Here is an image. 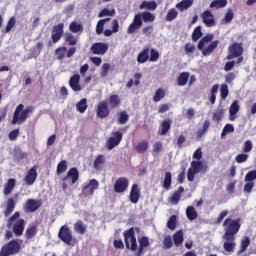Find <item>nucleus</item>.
I'll use <instances>...</instances> for the list:
<instances>
[{
    "mask_svg": "<svg viewBox=\"0 0 256 256\" xmlns=\"http://www.w3.org/2000/svg\"><path fill=\"white\" fill-rule=\"evenodd\" d=\"M107 103L110 105L111 109H117V107L121 106V97L117 94H112L109 96Z\"/></svg>",
    "mask_w": 256,
    "mask_h": 256,
    "instance_id": "nucleus-24",
    "label": "nucleus"
},
{
    "mask_svg": "<svg viewBox=\"0 0 256 256\" xmlns=\"http://www.w3.org/2000/svg\"><path fill=\"white\" fill-rule=\"evenodd\" d=\"M105 156L103 154L98 155L94 162H93V167L96 171H103V166L106 163Z\"/></svg>",
    "mask_w": 256,
    "mask_h": 256,
    "instance_id": "nucleus-23",
    "label": "nucleus"
},
{
    "mask_svg": "<svg viewBox=\"0 0 256 256\" xmlns=\"http://www.w3.org/2000/svg\"><path fill=\"white\" fill-rule=\"evenodd\" d=\"M21 253V240L12 239L0 249V256H15Z\"/></svg>",
    "mask_w": 256,
    "mask_h": 256,
    "instance_id": "nucleus-5",
    "label": "nucleus"
},
{
    "mask_svg": "<svg viewBox=\"0 0 256 256\" xmlns=\"http://www.w3.org/2000/svg\"><path fill=\"white\" fill-rule=\"evenodd\" d=\"M64 41L68 43L70 47H74V45H77L78 40L71 33H66Z\"/></svg>",
    "mask_w": 256,
    "mask_h": 256,
    "instance_id": "nucleus-50",
    "label": "nucleus"
},
{
    "mask_svg": "<svg viewBox=\"0 0 256 256\" xmlns=\"http://www.w3.org/2000/svg\"><path fill=\"white\" fill-rule=\"evenodd\" d=\"M163 243L165 249H171V247H173V240L171 239V236L165 237Z\"/></svg>",
    "mask_w": 256,
    "mask_h": 256,
    "instance_id": "nucleus-64",
    "label": "nucleus"
},
{
    "mask_svg": "<svg viewBox=\"0 0 256 256\" xmlns=\"http://www.w3.org/2000/svg\"><path fill=\"white\" fill-rule=\"evenodd\" d=\"M218 46H219V40L212 41L208 45V47H206L202 50V55L204 57H207V55H211V53H213L214 49H217Z\"/></svg>",
    "mask_w": 256,
    "mask_h": 256,
    "instance_id": "nucleus-31",
    "label": "nucleus"
},
{
    "mask_svg": "<svg viewBox=\"0 0 256 256\" xmlns=\"http://www.w3.org/2000/svg\"><path fill=\"white\" fill-rule=\"evenodd\" d=\"M173 239H174V245H176V247H179V245L183 243V230H178L173 235Z\"/></svg>",
    "mask_w": 256,
    "mask_h": 256,
    "instance_id": "nucleus-48",
    "label": "nucleus"
},
{
    "mask_svg": "<svg viewBox=\"0 0 256 256\" xmlns=\"http://www.w3.org/2000/svg\"><path fill=\"white\" fill-rule=\"evenodd\" d=\"M67 171V160H62L57 165L56 173L57 175H61V173H65Z\"/></svg>",
    "mask_w": 256,
    "mask_h": 256,
    "instance_id": "nucleus-53",
    "label": "nucleus"
},
{
    "mask_svg": "<svg viewBox=\"0 0 256 256\" xmlns=\"http://www.w3.org/2000/svg\"><path fill=\"white\" fill-rule=\"evenodd\" d=\"M182 193H185V188H183V186H180V187L178 188V190H176V191L172 194V196H171V198H170V201H171L172 203H174V205H177V204L179 203V201H181V195H182Z\"/></svg>",
    "mask_w": 256,
    "mask_h": 256,
    "instance_id": "nucleus-29",
    "label": "nucleus"
},
{
    "mask_svg": "<svg viewBox=\"0 0 256 256\" xmlns=\"http://www.w3.org/2000/svg\"><path fill=\"white\" fill-rule=\"evenodd\" d=\"M115 15V10H109L104 8L99 14L98 17H113Z\"/></svg>",
    "mask_w": 256,
    "mask_h": 256,
    "instance_id": "nucleus-58",
    "label": "nucleus"
},
{
    "mask_svg": "<svg viewBox=\"0 0 256 256\" xmlns=\"http://www.w3.org/2000/svg\"><path fill=\"white\" fill-rule=\"evenodd\" d=\"M167 227L168 229H170L171 231H175V228L177 227V216L176 215H172L168 222H167Z\"/></svg>",
    "mask_w": 256,
    "mask_h": 256,
    "instance_id": "nucleus-54",
    "label": "nucleus"
},
{
    "mask_svg": "<svg viewBox=\"0 0 256 256\" xmlns=\"http://www.w3.org/2000/svg\"><path fill=\"white\" fill-rule=\"evenodd\" d=\"M238 113H239V102L235 100L234 102H232L229 108L230 121H235V119L237 118L236 115Z\"/></svg>",
    "mask_w": 256,
    "mask_h": 256,
    "instance_id": "nucleus-25",
    "label": "nucleus"
},
{
    "mask_svg": "<svg viewBox=\"0 0 256 256\" xmlns=\"http://www.w3.org/2000/svg\"><path fill=\"white\" fill-rule=\"evenodd\" d=\"M65 25L63 23H59L52 28V33H51V39L52 43H59L61 41V37H63Z\"/></svg>",
    "mask_w": 256,
    "mask_h": 256,
    "instance_id": "nucleus-11",
    "label": "nucleus"
},
{
    "mask_svg": "<svg viewBox=\"0 0 256 256\" xmlns=\"http://www.w3.org/2000/svg\"><path fill=\"white\" fill-rule=\"evenodd\" d=\"M139 9H141V10L147 9L148 11H155V9H157V2H155V1H143L140 4Z\"/></svg>",
    "mask_w": 256,
    "mask_h": 256,
    "instance_id": "nucleus-33",
    "label": "nucleus"
},
{
    "mask_svg": "<svg viewBox=\"0 0 256 256\" xmlns=\"http://www.w3.org/2000/svg\"><path fill=\"white\" fill-rule=\"evenodd\" d=\"M202 21L206 25V27H215V17L213 16V13L209 10H205L202 15Z\"/></svg>",
    "mask_w": 256,
    "mask_h": 256,
    "instance_id": "nucleus-19",
    "label": "nucleus"
},
{
    "mask_svg": "<svg viewBox=\"0 0 256 256\" xmlns=\"http://www.w3.org/2000/svg\"><path fill=\"white\" fill-rule=\"evenodd\" d=\"M15 185H17V180L15 178L8 179V181L4 185V195H11V193H13V190L15 189Z\"/></svg>",
    "mask_w": 256,
    "mask_h": 256,
    "instance_id": "nucleus-22",
    "label": "nucleus"
},
{
    "mask_svg": "<svg viewBox=\"0 0 256 256\" xmlns=\"http://www.w3.org/2000/svg\"><path fill=\"white\" fill-rule=\"evenodd\" d=\"M255 179H256V170H251L245 175L244 181L253 183Z\"/></svg>",
    "mask_w": 256,
    "mask_h": 256,
    "instance_id": "nucleus-57",
    "label": "nucleus"
},
{
    "mask_svg": "<svg viewBox=\"0 0 256 256\" xmlns=\"http://www.w3.org/2000/svg\"><path fill=\"white\" fill-rule=\"evenodd\" d=\"M129 121V114L127 111H121L118 113L117 123L118 125H125Z\"/></svg>",
    "mask_w": 256,
    "mask_h": 256,
    "instance_id": "nucleus-44",
    "label": "nucleus"
},
{
    "mask_svg": "<svg viewBox=\"0 0 256 256\" xmlns=\"http://www.w3.org/2000/svg\"><path fill=\"white\" fill-rule=\"evenodd\" d=\"M173 123V120L170 118H167L162 121L160 129L158 131L159 135H167L169 131H171V125Z\"/></svg>",
    "mask_w": 256,
    "mask_h": 256,
    "instance_id": "nucleus-21",
    "label": "nucleus"
},
{
    "mask_svg": "<svg viewBox=\"0 0 256 256\" xmlns=\"http://www.w3.org/2000/svg\"><path fill=\"white\" fill-rule=\"evenodd\" d=\"M165 89L163 88H158L153 96V101L154 103H159L162 99H165Z\"/></svg>",
    "mask_w": 256,
    "mask_h": 256,
    "instance_id": "nucleus-45",
    "label": "nucleus"
},
{
    "mask_svg": "<svg viewBox=\"0 0 256 256\" xmlns=\"http://www.w3.org/2000/svg\"><path fill=\"white\" fill-rule=\"evenodd\" d=\"M129 188V179L127 177H120L114 183L115 193H125Z\"/></svg>",
    "mask_w": 256,
    "mask_h": 256,
    "instance_id": "nucleus-13",
    "label": "nucleus"
},
{
    "mask_svg": "<svg viewBox=\"0 0 256 256\" xmlns=\"http://www.w3.org/2000/svg\"><path fill=\"white\" fill-rule=\"evenodd\" d=\"M224 235H222V239L224 241L223 249L227 253H234L235 247H237V242L235 235L239 233V229H241V218L231 219L226 218L223 222Z\"/></svg>",
    "mask_w": 256,
    "mask_h": 256,
    "instance_id": "nucleus-1",
    "label": "nucleus"
},
{
    "mask_svg": "<svg viewBox=\"0 0 256 256\" xmlns=\"http://www.w3.org/2000/svg\"><path fill=\"white\" fill-rule=\"evenodd\" d=\"M35 235H37V226H35V225L29 226L26 229L25 238L26 239H33L35 237Z\"/></svg>",
    "mask_w": 256,
    "mask_h": 256,
    "instance_id": "nucleus-46",
    "label": "nucleus"
},
{
    "mask_svg": "<svg viewBox=\"0 0 256 256\" xmlns=\"http://www.w3.org/2000/svg\"><path fill=\"white\" fill-rule=\"evenodd\" d=\"M190 169L194 171V173H199L203 169V162L201 161H192Z\"/></svg>",
    "mask_w": 256,
    "mask_h": 256,
    "instance_id": "nucleus-51",
    "label": "nucleus"
},
{
    "mask_svg": "<svg viewBox=\"0 0 256 256\" xmlns=\"http://www.w3.org/2000/svg\"><path fill=\"white\" fill-rule=\"evenodd\" d=\"M37 175V165H35L30 170H28L26 176L24 177V182L26 185H33L35 181H37Z\"/></svg>",
    "mask_w": 256,
    "mask_h": 256,
    "instance_id": "nucleus-16",
    "label": "nucleus"
},
{
    "mask_svg": "<svg viewBox=\"0 0 256 256\" xmlns=\"http://www.w3.org/2000/svg\"><path fill=\"white\" fill-rule=\"evenodd\" d=\"M193 6V0H182L176 4V9L179 11H186L189 7Z\"/></svg>",
    "mask_w": 256,
    "mask_h": 256,
    "instance_id": "nucleus-35",
    "label": "nucleus"
},
{
    "mask_svg": "<svg viewBox=\"0 0 256 256\" xmlns=\"http://www.w3.org/2000/svg\"><path fill=\"white\" fill-rule=\"evenodd\" d=\"M249 159V154H238L235 157L236 163H245Z\"/></svg>",
    "mask_w": 256,
    "mask_h": 256,
    "instance_id": "nucleus-62",
    "label": "nucleus"
},
{
    "mask_svg": "<svg viewBox=\"0 0 256 256\" xmlns=\"http://www.w3.org/2000/svg\"><path fill=\"white\" fill-rule=\"evenodd\" d=\"M158 60H159V51H157L155 49H151L149 61H151L152 63H155Z\"/></svg>",
    "mask_w": 256,
    "mask_h": 256,
    "instance_id": "nucleus-60",
    "label": "nucleus"
},
{
    "mask_svg": "<svg viewBox=\"0 0 256 256\" xmlns=\"http://www.w3.org/2000/svg\"><path fill=\"white\" fill-rule=\"evenodd\" d=\"M74 230L76 231V233H79V235H85V231H87V226H85L82 220H78L74 224Z\"/></svg>",
    "mask_w": 256,
    "mask_h": 256,
    "instance_id": "nucleus-38",
    "label": "nucleus"
},
{
    "mask_svg": "<svg viewBox=\"0 0 256 256\" xmlns=\"http://www.w3.org/2000/svg\"><path fill=\"white\" fill-rule=\"evenodd\" d=\"M134 149L135 151H137V153L140 154L147 153V151L149 150V141L142 140L138 142L137 145L134 146Z\"/></svg>",
    "mask_w": 256,
    "mask_h": 256,
    "instance_id": "nucleus-26",
    "label": "nucleus"
},
{
    "mask_svg": "<svg viewBox=\"0 0 256 256\" xmlns=\"http://www.w3.org/2000/svg\"><path fill=\"white\" fill-rule=\"evenodd\" d=\"M203 37V32L201 31V26H197L192 33V41L197 42L200 38Z\"/></svg>",
    "mask_w": 256,
    "mask_h": 256,
    "instance_id": "nucleus-52",
    "label": "nucleus"
},
{
    "mask_svg": "<svg viewBox=\"0 0 256 256\" xmlns=\"http://www.w3.org/2000/svg\"><path fill=\"white\" fill-rule=\"evenodd\" d=\"M173 183V176L171 172H166L164 175V180L162 187L166 189V191H169L171 189V184Z\"/></svg>",
    "mask_w": 256,
    "mask_h": 256,
    "instance_id": "nucleus-32",
    "label": "nucleus"
},
{
    "mask_svg": "<svg viewBox=\"0 0 256 256\" xmlns=\"http://www.w3.org/2000/svg\"><path fill=\"white\" fill-rule=\"evenodd\" d=\"M223 117H225V109H223L222 107H218L214 111L212 119L215 123H219V121H221Z\"/></svg>",
    "mask_w": 256,
    "mask_h": 256,
    "instance_id": "nucleus-34",
    "label": "nucleus"
},
{
    "mask_svg": "<svg viewBox=\"0 0 256 256\" xmlns=\"http://www.w3.org/2000/svg\"><path fill=\"white\" fill-rule=\"evenodd\" d=\"M41 205H43L41 200L28 199L25 203L24 209L27 211V213H35V211H37Z\"/></svg>",
    "mask_w": 256,
    "mask_h": 256,
    "instance_id": "nucleus-17",
    "label": "nucleus"
},
{
    "mask_svg": "<svg viewBox=\"0 0 256 256\" xmlns=\"http://www.w3.org/2000/svg\"><path fill=\"white\" fill-rule=\"evenodd\" d=\"M243 51V44L234 42L228 47V55L226 56V59L231 61V59L241 57V55H243Z\"/></svg>",
    "mask_w": 256,
    "mask_h": 256,
    "instance_id": "nucleus-7",
    "label": "nucleus"
},
{
    "mask_svg": "<svg viewBox=\"0 0 256 256\" xmlns=\"http://www.w3.org/2000/svg\"><path fill=\"white\" fill-rule=\"evenodd\" d=\"M58 239H60L62 243H65V245H68V247L73 245V242L75 241V238H73V232H71V229H69V226L67 225L60 227Z\"/></svg>",
    "mask_w": 256,
    "mask_h": 256,
    "instance_id": "nucleus-6",
    "label": "nucleus"
},
{
    "mask_svg": "<svg viewBox=\"0 0 256 256\" xmlns=\"http://www.w3.org/2000/svg\"><path fill=\"white\" fill-rule=\"evenodd\" d=\"M97 189H99V181H97L96 179H91L88 184H86L82 188V195L84 197H91L95 194V191H97Z\"/></svg>",
    "mask_w": 256,
    "mask_h": 256,
    "instance_id": "nucleus-10",
    "label": "nucleus"
},
{
    "mask_svg": "<svg viewBox=\"0 0 256 256\" xmlns=\"http://www.w3.org/2000/svg\"><path fill=\"white\" fill-rule=\"evenodd\" d=\"M129 199L134 205H137V203H139V199H141V190H139V185H132Z\"/></svg>",
    "mask_w": 256,
    "mask_h": 256,
    "instance_id": "nucleus-18",
    "label": "nucleus"
},
{
    "mask_svg": "<svg viewBox=\"0 0 256 256\" xmlns=\"http://www.w3.org/2000/svg\"><path fill=\"white\" fill-rule=\"evenodd\" d=\"M20 217L21 213L16 211L7 221V227L8 229L12 227L15 237H21L25 231V219Z\"/></svg>",
    "mask_w": 256,
    "mask_h": 256,
    "instance_id": "nucleus-3",
    "label": "nucleus"
},
{
    "mask_svg": "<svg viewBox=\"0 0 256 256\" xmlns=\"http://www.w3.org/2000/svg\"><path fill=\"white\" fill-rule=\"evenodd\" d=\"M13 27H15V17L9 19L5 28V33H9L13 29Z\"/></svg>",
    "mask_w": 256,
    "mask_h": 256,
    "instance_id": "nucleus-63",
    "label": "nucleus"
},
{
    "mask_svg": "<svg viewBox=\"0 0 256 256\" xmlns=\"http://www.w3.org/2000/svg\"><path fill=\"white\" fill-rule=\"evenodd\" d=\"M233 17H234L233 9H228L224 16L223 22L226 24L231 23V21H233Z\"/></svg>",
    "mask_w": 256,
    "mask_h": 256,
    "instance_id": "nucleus-59",
    "label": "nucleus"
},
{
    "mask_svg": "<svg viewBox=\"0 0 256 256\" xmlns=\"http://www.w3.org/2000/svg\"><path fill=\"white\" fill-rule=\"evenodd\" d=\"M62 181H69L71 185H75L79 181V170L77 167L70 168Z\"/></svg>",
    "mask_w": 256,
    "mask_h": 256,
    "instance_id": "nucleus-14",
    "label": "nucleus"
},
{
    "mask_svg": "<svg viewBox=\"0 0 256 256\" xmlns=\"http://www.w3.org/2000/svg\"><path fill=\"white\" fill-rule=\"evenodd\" d=\"M141 27H143V19L141 18V14H136L132 23L127 28L128 35H133V33L139 31Z\"/></svg>",
    "mask_w": 256,
    "mask_h": 256,
    "instance_id": "nucleus-12",
    "label": "nucleus"
},
{
    "mask_svg": "<svg viewBox=\"0 0 256 256\" xmlns=\"http://www.w3.org/2000/svg\"><path fill=\"white\" fill-rule=\"evenodd\" d=\"M89 106L87 105V99L83 98L76 104V109L79 113H85L87 111V108Z\"/></svg>",
    "mask_w": 256,
    "mask_h": 256,
    "instance_id": "nucleus-47",
    "label": "nucleus"
},
{
    "mask_svg": "<svg viewBox=\"0 0 256 256\" xmlns=\"http://www.w3.org/2000/svg\"><path fill=\"white\" fill-rule=\"evenodd\" d=\"M190 75L191 74L189 72H182V73H180L178 78H177V85H178V87H185V85H187V83H189Z\"/></svg>",
    "mask_w": 256,
    "mask_h": 256,
    "instance_id": "nucleus-28",
    "label": "nucleus"
},
{
    "mask_svg": "<svg viewBox=\"0 0 256 256\" xmlns=\"http://www.w3.org/2000/svg\"><path fill=\"white\" fill-rule=\"evenodd\" d=\"M249 245H251V240L249 239V237L242 238L240 250L238 251L237 255H241V253H245Z\"/></svg>",
    "mask_w": 256,
    "mask_h": 256,
    "instance_id": "nucleus-42",
    "label": "nucleus"
},
{
    "mask_svg": "<svg viewBox=\"0 0 256 256\" xmlns=\"http://www.w3.org/2000/svg\"><path fill=\"white\" fill-rule=\"evenodd\" d=\"M186 216L187 219H189V221H195V219H197L198 217L197 210H195V207L188 206L186 208Z\"/></svg>",
    "mask_w": 256,
    "mask_h": 256,
    "instance_id": "nucleus-37",
    "label": "nucleus"
},
{
    "mask_svg": "<svg viewBox=\"0 0 256 256\" xmlns=\"http://www.w3.org/2000/svg\"><path fill=\"white\" fill-rule=\"evenodd\" d=\"M227 7V0H213L210 3V9H223Z\"/></svg>",
    "mask_w": 256,
    "mask_h": 256,
    "instance_id": "nucleus-41",
    "label": "nucleus"
},
{
    "mask_svg": "<svg viewBox=\"0 0 256 256\" xmlns=\"http://www.w3.org/2000/svg\"><path fill=\"white\" fill-rule=\"evenodd\" d=\"M178 16H179V12L177 11V9L171 8L166 15V21L168 22L175 21V19H177Z\"/></svg>",
    "mask_w": 256,
    "mask_h": 256,
    "instance_id": "nucleus-49",
    "label": "nucleus"
},
{
    "mask_svg": "<svg viewBox=\"0 0 256 256\" xmlns=\"http://www.w3.org/2000/svg\"><path fill=\"white\" fill-rule=\"evenodd\" d=\"M15 199L9 198L6 202V209L4 210V216L9 217L13 211H15V206H16Z\"/></svg>",
    "mask_w": 256,
    "mask_h": 256,
    "instance_id": "nucleus-27",
    "label": "nucleus"
},
{
    "mask_svg": "<svg viewBox=\"0 0 256 256\" xmlns=\"http://www.w3.org/2000/svg\"><path fill=\"white\" fill-rule=\"evenodd\" d=\"M141 73H136V74H134V81H133V79H130L128 82H127V84H126V87L128 88V89H131V87H133V85H135L136 87L137 86H139V85H141Z\"/></svg>",
    "mask_w": 256,
    "mask_h": 256,
    "instance_id": "nucleus-36",
    "label": "nucleus"
},
{
    "mask_svg": "<svg viewBox=\"0 0 256 256\" xmlns=\"http://www.w3.org/2000/svg\"><path fill=\"white\" fill-rule=\"evenodd\" d=\"M109 69H111V64L109 63H104L101 67V73L100 76L101 77H107V74L109 73Z\"/></svg>",
    "mask_w": 256,
    "mask_h": 256,
    "instance_id": "nucleus-61",
    "label": "nucleus"
},
{
    "mask_svg": "<svg viewBox=\"0 0 256 256\" xmlns=\"http://www.w3.org/2000/svg\"><path fill=\"white\" fill-rule=\"evenodd\" d=\"M29 113H33V106L25 108V105L19 104L13 114L12 125H23L27 121Z\"/></svg>",
    "mask_w": 256,
    "mask_h": 256,
    "instance_id": "nucleus-4",
    "label": "nucleus"
},
{
    "mask_svg": "<svg viewBox=\"0 0 256 256\" xmlns=\"http://www.w3.org/2000/svg\"><path fill=\"white\" fill-rule=\"evenodd\" d=\"M209 127H211V122L209 120H205L202 129H199L197 132V138L201 139L203 135L209 131Z\"/></svg>",
    "mask_w": 256,
    "mask_h": 256,
    "instance_id": "nucleus-43",
    "label": "nucleus"
},
{
    "mask_svg": "<svg viewBox=\"0 0 256 256\" xmlns=\"http://www.w3.org/2000/svg\"><path fill=\"white\" fill-rule=\"evenodd\" d=\"M221 99H227L229 96V86L227 84H222L220 88Z\"/></svg>",
    "mask_w": 256,
    "mask_h": 256,
    "instance_id": "nucleus-56",
    "label": "nucleus"
},
{
    "mask_svg": "<svg viewBox=\"0 0 256 256\" xmlns=\"http://www.w3.org/2000/svg\"><path fill=\"white\" fill-rule=\"evenodd\" d=\"M149 47L144 48L137 56V62L138 63H147L149 61V53H150Z\"/></svg>",
    "mask_w": 256,
    "mask_h": 256,
    "instance_id": "nucleus-30",
    "label": "nucleus"
},
{
    "mask_svg": "<svg viewBox=\"0 0 256 256\" xmlns=\"http://www.w3.org/2000/svg\"><path fill=\"white\" fill-rule=\"evenodd\" d=\"M80 81H81V76L79 74H74L73 76L70 77L69 86L71 87L72 91L79 92L83 89L81 87Z\"/></svg>",
    "mask_w": 256,
    "mask_h": 256,
    "instance_id": "nucleus-20",
    "label": "nucleus"
},
{
    "mask_svg": "<svg viewBox=\"0 0 256 256\" xmlns=\"http://www.w3.org/2000/svg\"><path fill=\"white\" fill-rule=\"evenodd\" d=\"M124 242L126 245V249H130V251L136 252L135 256H141L143 255V251H145V248L149 247L151 245V242L149 241V237L147 236H141L138 237V243L137 245V237H135V229L133 227L129 228L128 230H125L123 232Z\"/></svg>",
    "mask_w": 256,
    "mask_h": 256,
    "instance_id": "nucleus-2",
    "label": "nucleus"
},
{
    "mask_svg": "<svg viewBox=\"0 0 256 256\" xmlns=\"http://www.w3.org/2000/svg\"><path fill=\"white\" fill-rule=\"evenodd\" d=\"M96 115L99 119H107L111 115L107 100L100 101L96 108Z\"/></svg>",
    "mask_w": 256,
    "mask_h": 256,
    "instance_id": "nucleus-8",
    "label": "nucleus"
},
{
    "mask_svg": "<svg viewBox=\"0 0 256 256\" xmlns=\"http://www.w3.org/2000/svg\"><path fill=\"white\" fill-rule=\"evenodd\" d=\"M138 15H141V19L144 23H153V21H155V15L151 12L145 11Z\"/></svg>",
    "mask_w": 256,
    "mask_h": 256,
    "instance_id": "nucleus-39",
    "label": "nucleus"
},
{
    "mask_svg": "<svg viewBox=\"0 0 256 256\" xmlns=\"http://www.w3.org/2000/svg\"><path fill=\"white\" fill-rule=\"evenodd\" d=\"M90 50L93 55H105L109 51V45L103 42H96L91 46Z\"/></svg>",
    "mask_w": 256,
    "mask_h": 256,
    "instance_id": "nucleus-15",
    "label": "nucleus"
},
{
    "mask_svg": "<svg viewBox=\"0 0 256 256\" xmlns=\"http://www.w3.org/2000/svg\"><path fill=\"white\" fill-rule=\"evenodd\" d=\"M65 53H67V47H59L55 50V55L59 61L65 58Z\"/></svg>",
    "mask_w": 256,
    "mask_h": 256,
    "instance_id": "nucleus-55",
    "label": "nucleus"
},
{
    "mask_svg": "<svg viewBox=\"0 0 256 256\" xmlns=\"http://www.w3.org/2000/svg\"><path fill=\"white\" fill-rule=\"evenodd\" d=\"M121 141H123V133L119 131L112 132V137L106 142L107 149H109V151L115 149V147L119 146Z\"/></svg>",
    "mask_w": 256,
    "mask_h": 256,
    "instance_id": "nucleus-9",
    "label": "nucleus"
},
{
    "mask_svg": "<svg viewBox=\"0 0 256 256\" xmlns=\"http://www.w3.org/2000/svg\"><path fill=\"white\" fill-rule=\"evenodd\" d=\"M69 31L71 33H83V24L73 21L69 25Z\"/></svg>",
    "mask_w": 256,
    "mask_h": 256,
    "instance_id": "nucleus-40",
    "label": "nucleus"
}]
</instances>
